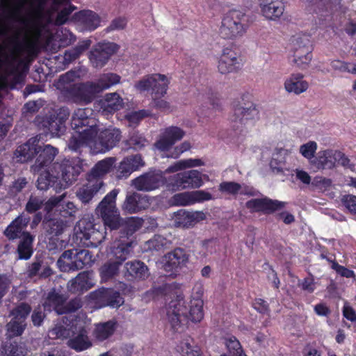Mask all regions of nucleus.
Listing matches in <instances>:
<instances>
[{"label":"nucleus","instance_id":"20e7f679","mask_svg":"<svg viewBox=\"0 0 356 356\" xmlns=\"http://www.w3.org/2000/svg\"><path fill=\"white\" fill-rule=\"evenodd\" d=\"M118 191L116 189L109 192L99 202L96 209L97 213L102 218L105 229L114 231L120 229L122 218L116 207V197Z\"/></svg>","mask_w":356,"mask_h":356},{"label":"nucleus","instance_id":"6e6d98bb","mask_svg":"<svg viewBox=\"0 0 356 356\" xmlns=\"http://www.w3.org/2000/svg\"><path fill=\"white\" fill-rule=\"evenodd\" d=\"M57 211H59L60 217L58 218L68 220L69 225H70L74 222L77 208L73 202H68L65 204H62Z\"/></svg>","mask_w":356,"mask_h":356},{"label":"nucleus","instance_id":"79ce46f5","mask_svg":"<svg viewBox=\"0 0 356 356\" xmlns=\"http://www.w3.org/2000/svg\"><path fill=\"white\" fill-rule=\"evenodd\" d=\"M204 317L203 300L200 298H193L191 300L187 307V315L184 318H187L193 323H198Z\"/></svg>","mask_w":356,"mask_h":356},{"label":"nucleus","instance_id":"c9c22d12","mask_svg":"<svg viewBox=\"0 0 356 356\" xmlns=\"http://www.w3.org/2000/svg\"><path fill=\"white\" fill-rule=\"evenodd\" d=\"M61 185L58 176L51 170V168L40 173L37 180V188L41 191H47L51 187L56 191L61 188Z\"/></svg>","mask_w":356,"mask_h":356},{"label":"nucleus","instance_id":"412c9836","mask_svg":"<svg viewBox=\"0 0 356 356\" xmlns=\"http://www.w3.org/2000/svg\"><path fill=\"white\" fill-rule=\"evenodd\" d=\"M30 220L31 217L22 212L6 227L3 231L4 236L9 241H15L24 237L26 233H31L26 231Z\"/></svg>","mask_w":356,"mask_h":356},{"label":"nucleus","instance_id":"4468645a","mask_svg":"<svg viewBox=\"0 0 356 356\" xmlns=\"http://www.w3.org/2000/svg\"><path fill=\"white\" fill-rule=\"evenodd\" d=\"M166 179L160 170H149L132 180L133 186L138 191L149 192L159 188Z\"/></svg>","mask_w":356,"mask_h":356},{"label":"nucleus","instance_id":"7c9ffc66","mask_svg":"<svg viewBox=\"0 0 356 356\" xmlns=\"http://www.w3.org/2000/svg\"><path fill=\"white\" fill-rule=\"evenodd\" d=\"M263 16L270 20L278 19L284 13V5L282 0H259Z\"/></svg>","mask_w":356,"mask_h":356},{"label":"nucleus","instance_id":"4be33fe9","mask_svg":"<svg viewBox=\"0 0 356 356\" xmlns=\"http://www.w3.org/2000/svg\"><path fill=\"white\" fill-rule=\"evenodd\" d=\"M203 184L202 173L197 170H191L176 174L172 184L177 189L195 188Z\"/></svg>","mask_w":356,"mask_h":356},{"label":"nucleus","instance_id":"49530a36","mask_svg":"<svg viewBox=\"0 0 356 356\" xmlns=\"http://www.w3.org/2000/svg\"><path fill=\"white\" fill-rule=\"evenodd\" d=\"M15 50L18 53H26L29 57H36L40 51L38 40L26 39L22 42H15Z\"/></svg>","mask_w":356,"mask_h":356},{"label":"nucleus","instance_id":"3c124183","mask_svg":"<svg viewBox=\"0 0 356 356\" xmlns=\"http://www.w3.org/2000/svg\"><path fill=\"white\" fill-rule=\"evenodd\" d=\"M116 329V323L113 321L99 324L95 329V336L99 341L107 339L113 334Z\"/></svg>","mask_w":356,"mask_h":356},{"label":"nucleus","instance_id":"37998d69","mask_svg":"<svg viewBox=\"0 0 356 356\" xmlns=\"http://www.w3.org/2000/svg\"><path fill=\"white\" fill-rule=\"evenodd\" d=\"M122 226L120 227V232L122 236L129 238L132 236L135 232L139 230L144 222L142 218L137 216L127 217L122 218Z\"/></svg>","mask_w":356,"mask_h":356},{"label":"nucleus","instance_id":"f704fd0d","mask_svg":"<svg viewBox=\"0 0 356 356\" xmlns=\"http://www.w3.org/2000/svg\"><path fill=\"white\" fill-rule=\"evenodd\" d=\"M74 134L68 140V148L74 152H80L83 147L90 145L96 136L92 135L90 133H84L79 131H74Z\"/></svg>","mask_w":356,"mask_h":356},{"label":"nucleus","instance_id":"c85d7f7f","mask_svg":"<svg viewBox=\"0 0 356 356\" xmlns=\"http://www.w3.org/2000/svg\"><path fill=\"white\" fill-rule=\"evenodd\" d=\"M178 299L176 302L171 301L170 303V308L172 310L168 311V317L169 322L171 325L172 329L175 332H177L181 327V317L184 318L187 315V306L184 305V301L182 298Z\"/></svg>","mask_w":356,"mask_h":356},{"label":"nucleus","instance_id":"4d7b16f0","mask_svg":"<svg viewBox=\"0 0 356 356\" xmlns=\"http://www.w3.org/2000/svg\"><path fill=\"white\" fill-rule=\"evenodd\" d=\"M43 205L44 200L42 197L31 195L25 205V211L27 215L39 212Z\"/></svg>","mask_w":356,"mask_h":356},{"label":"nucleus","instance_id":"ddd939ff","mask_svg":"<svg viewBox=\"0 0 356 356\" xmlns=\"http://www.w3.org/2000/svg\"><path fill=\"white\" fill-rule=\"evenodd\" d=\"M90 298L97 308H118L124 302L120 292L111 288H101L92 291L90 293Z\"/></svg>","mask_w":356,"mask_h":356},{"label":"nucleus","instance_id":"0e129e2a","mask_svg":"<svg viewBox=\"0 0 356 356\" xmlns=\"http://www.w3.org/2000/svg\"><path fill=\"white\" fill-rule=\"evenodd\" d=\"M252 307L259 314L262 315L270 316V309L269 304L265 300L256 298L252 302Z\"/></svg>","mask_w":356,"mask_h":356},{"label":"nucleus","instance_id":"a18cd8bd","mask_svg":"<svg viewBox=\"0 0 356 356\" xmlns=\"http://www.w3.org/2000/svg\"><path fill=\"white\" fill-rule=\"evenodd\" d=\"M120 76L115 73H105L102 74L96 81H94L95 89L97 93L110 88L120 83Z\"/></svg>","mask_w":356,"mask_h":356},{"label":"nucleus","instance_id":"393cba45","mask_svg":"<svg viewBox=\"0 0 356 356\" xmlns=\"http://www.w3.org/2000/svg\"><path fill=\"white\" fill-rule=\"evenodd\" d=\"M58 154V149L51 145H45L43 147L39 145L35 163L32 169L35 172H40L42 169L48 167L52 163L56 155Z\"/></svg>","mask_w":356,"mask_h":356},{"label":"nucleus","instance_id":"1a4fd4ad","mask_svg":"<svg viewBox=\"0 0 356 356\" xmlns=\"http://www.w3.org/2000/svg\"><path fill=\"white\" fill-rule=\"evenodd\" d=\"M32 311L30 304L22 302L10 312V321L6 324L7 334L9 337L21 336L27 327L26 319Z\"/></svg>","mask_w":356,"mask_h":356},{"label":"nucleus","instance_id":"39448f33","mask_svg":"<svg viewBox=\"0 0 356 356\" xmlns=\"http://www.w3.org/2000/svg\"><path fill=\"white\" fill-rule=\"evenodd\" d=\"M92 261V254L88 250H67L62 253L57 265L61 271L70 272L82 269Z\"/></svg>","mask_w":356,"mask_h":356},{"label":"nucleus","instance_id":"e2e57ef3","mask_svg":"<svg viewBox=\"0 0 356 356\" xmlns=\"http://www.w3.org/2000/svg\"><path fill=\"white\" fill-rule=\"evenodd\" d=\"M82 307V302L79 298H75L71 299L67 302L63 304L60 315L70 314L76 312Z\"/></svg>","mask_w":356,"mask_h":356},{"label":"nucleus","instance_id":"f3484780","mask_svg":"<svg viewBox=\"0 0 356 356\" xmlns=\"http://www.w3.org/2000/svg\"><path fill=\"white\" fill-rule=\"evenodd\" d=\"M293 62L299 67L305 68L312 59V47L308 37L297 38L293 40Z\"/></svg>","mask_w":356,"mask_h":356},{"label":"nucleus","instance_id":"680f3d73","mask_svg":"<svg viewBox=\"0 0 356 356\" xmlns=\"http://www.w3.org/2000/svg\"><path fill=\"white\" fill-rule=\"evenodd\" d=\"M242 186L240 184L235 181H222L219 185V191L222 193H226L229 195H236L239 193Z\"/></svg>","mask_w":356,"mask_h":356},{"label":"nucleus","instance_id":"e433bc0d","mask_svg":"<svg viewBox=\"0 0 356 356\" xmlns=\"http://www.w3.org/2000/svg\"><path fill=\"white\" fill-rule=\"evenodd\" d=\"M132 241L119 242L117 245H114L111 248L109 258L113 259L114 261L122 265L132 252Z\"/></svg>","mask_w":356,"mask_h":356},{"label":"nucleus","instance_id":"09e8293b","mask_svg":"<svg viewBox=\"0 0 356 356\" xmlns=\"http://www.w3.org/2000/svg\"><path fill=\"white\" fill-rule=\"evenodd\" d=\"M122 265L113 260L108 259L100 267L99 274L103 281L107 282L118 275Z\"/></svg>","mask_w":356,"mask_h":356},{"label":"nucleus","instance_id":"2f4dec72","mask_svg":"<svg viewBox=\"0 0 356 356\" xmlns=\"http://www.w3.org/2000/svg\"><path fill=\"white\" fill-rule=\"evenodd\" d=\"M284 89L289 93L300 95L309 88V83L301 73H293L287 77L284 83Z\"/></svg>","mask_w":356,"mask_h":356},{"label":"nucleus","instance_id":"5701e85b","mask_svg":"<svg viewBox=\"0 0 356 356\" xmlns=\"http://www.w3.org/2000/svg\"><path fill=\"white\" fill-rule=\"evenodd\" d=\"M116 158L106 157L97 161L87 175L89 182L103 181V178L115 168Z\"/></svg>","mask_w":356,"mask_h":356},{"label":"nucleus","instance_id":"13d9d810","mask_svg":"<svg viewBox=\"0 0 356 356\" xmlns=\"http://www.w3.org/2000/svg\"><path fill=\"white\" fill-rule=\"evenodd\" d=\"M204 162L200 159H188L177 161L170 167L171 171H178L188 168L201 166Z\"/></svg>","mask_w":356,"mask_h":356},{"label":"nucleus","instance_id":"774afa93","mask_svg":"<svg viewBox=\"0 0 356 356\" xmlns=\"http://www.w3.org/2000/svg\"><path fill=\"white\" fill-rule=\"evenodd\" d=\"M5 352L8 356H24V348L17 342L10 343L5 348Z\"/></svg>","mask_w":356,"mask_h":356},{"label":"nucleus","instance_id":"cd10ccee","mask_svg":"<svg viewBox=\"0 0 356 356\" xmlns=\"http://www.w3.org/2000/svg\"><path fill=\"white\" fill-rule=\"evenodd\" d=\"M149 199L138 193L128 194L122 204V210L127 213H136L148 208Z\"/></svg>","mask_w":356,"mask_h":356},{"label":"nucleus","instance_id":"5fc2aeb1","mask_svg":"<svg viewBox=\"0 0 356 356\" xmlns=\"http://www.w3.org/2000/svg\"><path fill=\"white\" fill-rule=\"evenodd\" d=\"M225 344L232 356H247L241 345V343L234 336H230L225 339Z\"/></svg>","mask_w":356,"mask_h":356},{"label":"nucleus","instance_id":"bf43d9fd","mask_svg":"<svg viewBox=\"0 0 356 356\" xmlns=\"http://www.w3.org/2000/svg\"><path fill=\"white\" fill-rule=\"evenodd\" d=\"M76 9V7L75 6L70 3L67 7H65L58 13L54 20V24L56 26H62L65 24L67 22L70 15Z\"/></svg>","mask_w":356,"mask_h":356},{"label":"nucleus","instance_id":"ea45409f","mask_svg":"<svg viewBox=\"0 0 356 356\" xmlns=\"http://www.w3.org/2000/svg\"><path fill=\"white\" fill-rule=\"evenodd\" d=\"M35 236L31 233H26L24 237L19 238L17 248V257L21 260L29 259L33 253Z\"/></svg>","mask_w":356,"mask_h":356},{"label":"nucleus","instance_id":"6ab92c4d","mask_svg":"<svg viewBox=\"0 0 356 356\" xmlns=\"http://www.w3.org/2000/svg\"><path fill=\"white\" fill-rule=\"evenodd\" d=\"M121 139V131L117 128L101 131L95 138L94 147L97 152H105L115 147Z\"/></svg>","mask_w":356,"mask_h":356},{"label":"nucleus","instance_id":"a19ab883","mask_svg":"<svg viewBox=\"0 0 356 356\" xmlns=\"http://www.w3.org/2000/svg\"><path fill=\"white\" fill-rule=\"evenodd\" d=\"M92 286V284L89 279L88 273L86 272L79 273L75 278L71 280L67 284L69 291L74 293H82Z\"/></svg>","mask_w":356,"mask_h":356},{"label":"nucleus","instance_id":"9b49d317","mask_svg":"<svg viewBox=\"0 0 356 356\" xmlns=\"http://www.w3.org/2000/svg\"><path fill=\"white\" fill-rule=\"evenodd\" d=\"M70 124L74 131L90 133L94 136H97L98 133L97 120L94 117L93 111L89 108L74 111Z\"/></svg>","mask_w":356,"mask_h":356},{"label":"nucleus","instance_id":"9d476101","mask_svg":"<svg viewBox=\"0 0 356 356\" xmlns=\"http://www.w3.org/2000/svg\"><path fill=\"white\" fill-rule=\"evenodd\" d=\"M63 92L74 103L84 105L91 103L98 94L94 81L69 84Z\"/></svg>","mask_w":356,"mask_h":356},{"label":"nucleus","instance_id":"f03ea898","mask_svg":"<svg viewBox=\"0 0 356 356\" xmlns=\"http://www.w3.org/2000/svg\"><path fill=\"white\" fill-rule=\"evenodd\" d=\"M232 114L229 120L233 124L234 129L245 124L249 121H255L259 118V111L257 106L252 101L248 93L243 94L238 99L233 101Z\"/></svg>","mask_w":356,"mask_h":356},{"label":"nucleus","instance_id":"8fccbe9b","mask_svg":"<svg viewBox=\"0 0 356 356\" xmlns=\"http://www.w3.org/2000/svg\"><path fill=\"white\" fill-rule=\"evenodd\" d=\"M191 341L192 339L187 336L177 344V351L182 356H203L201 350L198 347L191 346Z\"/></svg>","mask_w":356,"mask_h":356},{"label":"nucleus","instance_id":"bb28decb","mask_svg":"<svg viewBox=\"0 0 356 356\" xmlns=\"http://www.w3.org/2000/svg\"><path fill=\"white\" fill-rule=\"evenodd\" d=\"M206 218L203 211H188L180 209L175 214V223L177 227L189 228Z\"/></svg>","mask_w":356,"mask_h":356},{"label":"nucleus","instance_id":"dca6fc26","mask_svg":"<svg viewBox=\"0 0 356 356\" xmlns=\"http://www.w3.org/2000/svg\"><path fill=\"white\" fill-rule=\"evenodd\" d=\"M242 67L243 63L240 54L232 47H225L218 60V72L222 74H227L238 72Z\"/></svg>","mask_w":356,"mask_h":356},{"label":"nucleus","instance_id":"603ef678","mask_svg":"<svg viewBox=\"0 0 356 356\" xmlns=\"http://www.w3.org/2000/svg\"><path fill=\"white\" fill-rule=\"evenodd\" d=\"M47 225L48 227V233L55 236L60 235L64 229L70 226L69 220H63L62 218L51 219L47 222Z\"/></svg>","mask_w":356,"mask_h":356},{"label":"nucleus","instance_id":"f8f14e48","mask_svg":"<svg viewBox=\"0 0 356 356\" xmlns=\"http://www.w3.org/2000/svg\"><path fill=\"white\" fill-rule=\"evenodd\" d=\"M190 254L183 248H175L164 255L163 270L168 276L175 277L189 262Z\"/></svg>","mask_w":356,"mask_h":356},{"label":"nucleus","instance_id":"de8ad7c7","mask_svg":"<svg viewBox=\"0 0 356 356\" xmlns=\"http://www.w3.org/2000/svg\"><path fill=\"white\" fill-rule=\"evenodd\" d=\"M104 185L103 181L89 182L79 188L76 195L79 199L84 204L88 203L94 195L100 190Z\"/></svg>","mask_w":356,"mask_h":356},{"label":"nucleus","instance_id":"69168bd1","mask_svg":"<svg viewBox=\"0 0 356 356\" xmlns=\"http://www.w3.org/2000/svg\"><path fill=\"white\" fill-rule=\"evenodd\" d=\"M167 244L165 238L156 235L152 239L147 241L148 248L151 250L160 251L163 250Z\"/></svg>","mask_w":356,"mask_h":356},{"label":"nucleus","instance_id":"052dcab7","mask_svg":"<svg viewBox=\"0 0 356 356\" xmlns=\"http://www.w3.org/2000/svg\"><path fill=\"white\" fill-rule=\"evenodd\" d=\"M173 202L178 206H187L194 204L193 191L177 193L172 197Z\"/></svg>","mask_w":356,"mask_h":356},{"label":"nucleus","instance_id":"72a5a7b5","mask_svg":"<svg viewBox=\"0 0 356 356\" xmlns=\"http://www.w3.org/2000/svg\"><path fill=\"white\" fill-rule=\"evenodd\" d=\"M66 301L67 297L64 294L56 292L55 289H52L47 293L42 306L45 311L51 312L54 310L58 315H60V311Z\"/></svg>","mask_w":356,"mask_h":356},{"label":"nucleus","instance_id":"6e6552de","mask_svg":"<svg viewBox=\"0 0 356 356\" xmlns=\"http://www.w3.org/2000/svg\"><path fill=\"white\" fill-rule=\"evenodd\" d=\"M96 225L89 218H82L75 227L76 238L87 247H97L105 238L104 234L95 227Z\"/></svg>","mask_w":356,"mask_h":356},{"label":"nucleus","instance_id":"4c0bfd02","mask_svg":"<svg viewBox=\"0 0 356 356\" xmlns=\"http://www.w3.org/2000/svg\"><path fill=\"white\" fill-rule=\"evenodd\" d=\"M69 347L76 352L83 351L92 346V343L88 337V332L83 326L78 328L76 336L70 339L67 343Z\"/></svg>","mask_w":356,"mask_h":356},{"label":"nucleus","instance_id":"c756f323","mask_svg":"<svg viewBox=\"0 0 356 356\" xmlns=\"http://www.w3.org/2000/svg\"><path fill=\"white\" fill-rule=\"evenodd\" d=\"M124 268V277L127 280H144L149 275L148 267L140 260L127 262Z\"/></svg>","mask_w":356,"mask_h":356},{"label":"nucleus","instance_id":"b1692460","mask_svg":"<svg viewBox=\"0 0 356 356\" xmlns=\"http://www.w3.org/2000/svg\"><path fill=\"white\" fill-rule=\"evenodd\" d=\"M145 165L140 154L130 155L124 157L116 167V176L119 179L127 178L133 172Z\"/></svg>","mask_w":356,"mask_h":356},{"label":"nucleus","instance_id":"a878e982","mask_svg":"<svg viewBox=\"0 0 356 356\" xmlns=\"http://www.w3.org/2000/svg\"><path fill=\"white\" fill-rule=\"evenodd\" d=\"M72 18L79 23L83 31H93L100 26L99 15L90 10H80L74 13Z\"/></svg>","mask_w":356,"mask_h":356},{"label":"nucleus","instance_id":"7ed1b4c3","mask_svg":"<svg viewBox=\"0 0 356 356\" xmlns=\"http://www.w3.org/2000/svg\"><path fill=\"white\" fill-rule=\"evenodd\" d=\"M70 115V111L66 106L49 112L44 115H38L34 123L39 129L53 136H60L66 131L65 123Z\"/></svg>","mask_w":356,"mask_h":356},{"label":"nucleus","instance_id":"2eb2a0df","mask_svg":"<svg viewBox=\"0 0 356 356\" xmlns=\"http://www.w3.org/2000/svg\"><path fill=\"white\" fill-rule=\"evenodd\" d=\"M185 135V131L179 127L169 126L161 131L154 146L160 152H169Z\"/></svg>","mask_w":356,"mask_h":356},{"label":"nucleus","instance_id":"338daca9","mask_svg":"<svg viewBox=\"0 0 356 356\" xmlns=\"http://www.w3.org/2000/svg\"><path fill=\"white\" fill-rule=\"evenodd\" d=\"M191 147V145L190 142L188 141H184L179 144V145H177L174 147H172L170 152V153L168 154V157H171L173 159H177L180 156V155L189 150Z\"/></svg>","mask_w":356,"mask_h":356},{"label":"nucleus","instance_id":"0eeeda50","mask_svg":"<svg viewBox=\"0 0 356 356\" xmlns=\"http://www.w3.org/2000/svg\"><path fill=\"white\" fill-rule=\"evenodd\" d=\"M83 161L79 157L64 159L51 165V170L65 183V188L74 183L83 171Z\"/></svg>","mask_w":356,"mask_h":356},{"label":"nucleus","instance_id":"aec40b11","mask_svg":"<svg viewBox=\"0 0 356 356\" xmlns=\"http://www.w3.org/2000/svg\"><path fill=\"white\" fill-rule=\"evenodd\" d=\"M286 202L272 200L265 197L264 198L251 199L246 202L245 207L251 212H262L264 214H271L283 209Z\"/></svg>","mask_w":356,"mask_h":356},{"label":"nucleus","instance_id":"473e14b6","mask_svg":"<svg viewBox=\"0 0 356 356\" xmlns=\"http://www.w3.org/2000/svg\"><path fill=\"white\" fill-rule=\"evenodd\" d=\"M100 109L104 115L113 114L124 106L122 98L117 92L108 93L99 101Z\"/></svg>","mask_w":356,"mask_h":356},{"label":"nucleus","instance_id":"423d86ee","mask_svg":"<svg viewBox=\"0 0 356 356\" xmlns=\"http://www.w3.org/2000/svg\"><path fill=\"white\" fill-rule=\"evenodd\" d=\"M245 15L238 10L228 12L222 18L220 27V35L224 39H234L242 36L247 30L244 23Z\"/></svg>","mask_w":356,"mask_h":356},{"label":"nucleus","instance_id":"58836bf2","mask_svg":"<svg viewBox=\"0 0 356 356\" xmlns=\"http://www.w3.org/2000/svg\"><path fill=\"white\" fill-rule=\"evenodd\" d=\"M32 139L19 145L15 152V155L22 162H27L32 160L37 154L38 143L35 140L31 142Z\"/></svg>","mask_w":356,"mask_h":356},{"label":"nucleus","instance_id":"f257e3e1","mask_svg":"<svg viewBox=\"0 0 356 356\" xmlns=\"http://www.w3.org/2000/svg\"><path fill=\"white\" fill-rule=\"evenodd\" d=\"M169 81L164 74H152L137 81L134 87L140 92L152 91L154 106L161 111L170 108L169 103L161 99L167 92Z\"/></svg>","mask_w":356,"mask_h":356},{"label":"nucleus","instance_id":"a211bd4d","mask_svg":"<svg viewBox=\"0 0 356 356\" xmlns=\"http://www.w3.org/2000/svg\"><path fill=\"white\" fill-rule=\"evenodd\" d=\"M118 49L119 45L114 42L99 43L90 51V62L94 67L102 68Z\"/></svg>","mask_w":356,"mask_h":356},{"label":"nucleus","instance_id":"864d4df0","mask_svg":"<svg viewBox=\"0 0 356 356\" xmlns=\"http://www.w3.org/2000/svg\"><path fill=\"white\" fill-rule=\"evenodd\" d=\"M127 145L134 150H140L147 145L148 140L143 134L134 131L127 140Z\"/></svg>","mask_w":356,"mask_h":356},{"label":"nucleus","instance_id":"c03bdc74","mask_svg":"<svg viewBox=\"0 0 356 356\" xmlns=\"http://www.w3.org/2000/svg\"><path fill=\"white\" fill-rule=\"evenodd\" d=\"M336 151L327 149L321 151L315 158L314 163L318 169H332L336 164Z\"/></svg>","mask_w":356,"mask_h":356}]
</instances>
